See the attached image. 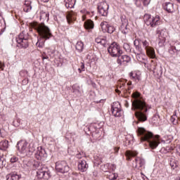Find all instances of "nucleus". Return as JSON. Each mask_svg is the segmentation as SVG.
I'll return each mask as SVG.
<instances>
[{"label": "nucleus", "mask_w": 180, "mask_h": 180, "mask_svg": "<svg viewBox=\"0 0 180 180\" xmlns=\"http://www.w3.org/2000/svg\"><path fill=\"white\" fill-rule=\"evenodd\" d=\"M132 110L135 111V116L139 122H146L147 120V104L146 101L139 92L132 94Z\"/></svg>", "instance_id": "1"}, {"label": "nucleus", "mask_w": 180, "mask_h": 180, "mask_svg": "<svg viewBox=\"0 0 180 180\" xmlns=\"http://www.w3.org/2000/svg\"><path fill=\"white\" fill-rule=\"evenodd\" d=\"M138 134L141 136V141H148L152 150L158 147V144H160V136L157 135L154 136L153 133L147 131L143 127L138 128Z\"/></svg>", "instance_id": "2"}, {"label": "nucleus", "mask_w": 180, "mask_h": 180, "mask_svg": "<svg viewBox=\"0 0 180 180\" xmlns=\"http://www.w3.org/2000/svg\"><path fill=\"white\" fill-rule=\"evenodd\" d=\"M16 148L22 155H30L34 151V143H30L27 148V141L21 140L18 142Z\"/></svg>", "instance_id": "3"}, {"label": "nucleus", "mask_w": 180, "mask_h": 180, "mask_svg": "<svg viewBox=\"0 0 180 180\" xmlns=\"http://www.w3.org/2000/svg\"><path fill=\"white\" fill-rule=\"evenodd\" d=\"M34 29L38 32L41 39H44V40H49V39L53 37V34L51 33V30L44 25V23H41L36 25Z\"/></svg>", "instance_id": "4"}, {"label": "nucleus", "mask_w": 180, "mask_h": 180, "mask_svg": "<svg viewBox=\"0 0 180 180\" xmlns=\"http://www.w3.org/2000/svg\"><path fill=\"white\" fill-rule=\"evenodd\" d=\"M143 20L147 26H150V27H155L160 26L162 22L160 16L156 15L155 17H151L150 14H146L143 16Z\"/></svg>", "instance_id": "5"}, {"label": "nucleus", "mask_w": 180, "mask_h": 180, "mask_svg": "<svg viewBox=\"0 0 180 180\" xmlns=\"http://www.w3.org/2000/svg\"><path fill=\"white\" fill-rule=\"evenodd\" d=\"M28 40H29V34H27V32L25 31H22L16 38L18 47H21V49H27V47H29Z\"/></svg>", "instance_id": "6"}, {"label": "nucleus", "mask_w": 180, "mask_h": 180, "mask_svg": "<svg viewBox=\"0 0 180 180\" xmlns=\"http://www.w3.org/2000/svg\"><path fill=\"white\" fill-rule=\"evenodd\" d=\"M108 51L112 57H119L123 54V51L120 49V46L116 42H113L108 48Z\"/></svg>", "instance_id": "7"}, {"label": "nucleus", "mask_w": 180, "mask_h": 180, "mask_svg": "<svg viewBox=\"0 0 180 180\" xmlns=\"http://www.w3.org/2000/svg\"><path fill=\"white\" fill-rule=\"evenodd\" d=\"M157 33L159 37L158 44L160 47H162L167 41V37H168V32L165 28H158L157 30Z\"/></svg>", "instance_id": "8"}, {"label": "nucleus", "mask_w": 180, "mask_h": 180, "mask_svg": "<svg viewBox=\"0 0 180 180\" xmlns=\"http://www.w3.org/2000/svg\"><path fill=\"white\" fill-rule=\"evenodd\" d=\"M56 169L58 172L65 174L70 171V166L65 161H58L56 163Z\"/></svg>", "instance_id": "9"}, {"label": "nucleus", "mask_w": 180, "mask_h": 180, "mask_svg": "<svg viewBox=\"0 0 180 180\" xmlns=\"http://www.w3.org/2000/svg\"><path fill=\"white\" fill-rule=\"evenodd\" d=\"M37 175L40 179H41V178L49 179L51 176V172L49 171V169L45 165L39 169V171L37 172Z\"/></svg>", "instance_id": "10"}, {"label": "nucleus", "mask_w": 180, "mask_h": 180, "mask_svg": "<svg viewBox=\"0 0 180 180\" xmlns=\"http://www.w3.org/2000/svg\"><path fill=\"white\" fill-rule=\"evenodd\" d=\"M109 10V5L106 1L99 2L98 4V13L101 16H108V11Z\"/></svg>", "instance_id": "11"}, {"label": "nucleus", "mask_w": 180, "mask_h": 180, "mask_svg": "<svg viewBox=\"0 0 180 180\" xmlns=\"http://www.w3.org/2000/svg\"><path fill=\"white\" fill-rule=\"evenodd\" d=\"M121 22L122 25L120 27V30L124 34H127L129 30L127 27V26H129V20L127 19V18H126V16H122L121 18Z\"/></svg>", "instance_id": "12"}, {"label": "nucleus", "mask_w": 180, "mask_h": 180, "mask_svg": "<svg viewBox=\"0 0 180 180\" xmlns=\"http://www.w3.org/2000/svg\"><path fill=\"white\" fill-rule=\"evenodd\" d=\"M148 70L153 71L154 74H162V67L155 63L154 60H151L150 66H147Z\"/></svg>", "instance_id": "13"}, {"label": "nucleus", "mask_w": 180, "mask_h": 180, "mask_svg": "<svg viewBox=\"0 0 180 180\" xmlns=\"http://www.w3.org/2000/svg\"><path fill=\"white\" fill-rule=\"evenodd\" d=\"M120 104L119 102L113 103L111 107V111L113 116L115 117H120L122 116V110L119 108Z\"/></svg>", "instance_id": "14"}, {"label": "nucleus", "mask_w": 180, "mask_h": 180, "mask_svg": "<svg viewBox=\"0 0 180 180\" xmlns=\"http://www.w3.org/2000/svg\"><path fill=\"white\" fill-rule=\"evenodd\" d=\"M117 59V64L119 65H126L128 63H130L131 58L127 55L119 56Z\"/></svg>", "instance_id": "15"}, {"label": "nucleus", "mask_w": 180, "mask_h": 180, "mask_svg": "<svg viewBox=\"0 0 180 180\" xmlns=\"http://www.w3.org/2000/svg\"><path fill=\"white\" fill-rule=\"evenodd\" d=\"M102 31L105 33V32H108L110 34H112L115 32V27L112 25L108 24V22L103 21L100 25Z\"/></svg>", "instance_id": "16"}, {"label": "nucleus", "mask_w": 180, "mask_h": 180, "mask_svg": "<svg viewBox=\"0 0 180 180\" xmlns=\"http://www.w3.org/2000/svg\"><path fill=\"white\" fill-rule=\"evenodd\" d=\"M144 165H146V160L143 158H136L135 165H134V168L140 169V168H143Z\"/></svg>", "instance_id": "17"}, {"label": "nucleus", "mask_w": 180, "mask_h": 180, "mask_svg": "<svg viewBox=\"0 0 180 180\" xmlns=\"http://www.w3.org/2000/svg\"><path fill=\"white\" fill-rule=\"evenodd\" d=\"M89 167V166L88 165V163H86V160H82L79 161L78 169L80 171V172H86Z\"/></svg>", "instance_id": "18"}, {"label": "nucleus", "mask_w": 180, "mask_h": 180, "mask_svg": "<svg viewBox=\"0 0 180 180\" xmlns=\"http://www.w3.org/2000/svg\"><path fill=\"white\" fill-rule=\"evenodd\" d=\"M77 18V13L75 12H69L66 16L67 22L68 25H71Z\"/></svg>", "instance_id": "19"}, {"label": "nucleus", "mask_w": 180, "mask_h": 180, "mask_svg": "<svg viewBox=\"0 0 180 180\" xmlns=\"http://www.w3.org/2000/svg\"><path fill=\"white\" fill-rule=\"evenodd\" d=\"M95 41L96 43H97V44H101L103 47H106V44H108V41L106 40V37L103 36H99L96 37L95 39Z\"/></svg>", "instance_id": "20"}, {"label": "nucleus", "mask_w": 180, "mask_h": 180, "mask_svg": "<svg viewBox=\"0 0 180 180\" xmlns=\"http://www.w3.org/2000/svg\"><path fill=\"white\" fill-rule=\"evenodd\" d=\"M129 77L134 81H140L141 79V73L139 71L131 72L129 73Z\"/></svg>", "instance_id": "21"}, {"label": "nucleus", "mask_w": 180, "mask_h": 180, "mask_svg": "<svg viewBox=\"0 0 180 180\" xmlns=\"http://www.w3.org/2000/svg\"><path fill=\"white\" fill-rule=\"evenodd\" d=\"M163 8L169 13H172L174 12V4L171 2H166L163 4Z\"/></svg>", "instance_id": "22"}, {"label": "nucleus", "mask_w": 180, "mask_h": 180, "mask_svg": "<svg viewBox=\"0 0 180 180\" xmlns=\"http://www.w3.org/2000/svg\"><path fill=\"white\" fill-rule=\"evenodd\" d=\"M49 16H50L49 11H40V20L49 22Z\"/></svg>", "instance_id": "23"}, {"label": "nucleus", "mask_w": 180, "mask_h": 180, "mask_svg": "<svg viewBox=\"0 0 180 180\" xmlns=\"http://www.w3.org/2000/svg\"><path fill=\"white\" fill-rule=\"evenodd\" d=\"M8 148H9V141L7 140L0 141V150L1 151H6Z\"/></svg>", "instance_id": "24"}, {"label": "nucleus", "mask_w": 180, "mask_h": 180, "mask_svg": "<svg viewBox=\"0 0 180 180\" xmlns=\"http://www.w3.org/2000/svg\"><path fill=\"white\" fill-rule=\"evenodd\" d=\"M151 0H134L135 5L138 7L141 6V5H144V6H147L150 4Z\"/></svg>", "instance_id": "25"}, {"label": "nucleus", "mask_w": 180, "mask_h": 180, "mask_svg": "<svg viewBox=\"0 0 180 180\" xmlns=\"http://www.w3.org/2000/svg\"><path fill=\"white\" fill-rule=\"evenodd\" d=\"M75 2L77 0H65V7L68 9H72L75 6Z\"/></svg>", "instance_id": "26"}, {"label": "nucleus", "mask_w": 180, "mask_h": 180, "mask_svg": "<svg viewBox=\"0 0 180 180\" xmlns=\"http://www.w3.org/2000/svg\"><path fill=\"white\" fill-rule=\"evenodd\" d=\"M137 154H139L137 151H132V150H127L125 153V155L128 161H130V160H131V157H136Z\"/></svg>", "instance_id": "27"}, {"label": "nucleus", "mask_w": 180, "mask_h": 180, "mask_svg": "<svg viewBox=\"0 0 180 180\" xmlns=\"http://www.w3.org/2000/svg\"><path fill=\"white\" fill-rule=\"evenodd\" d=\"M23 9L24 12H30L32 11V1L25 0Z\"/></svg>", "instance_id": "28"}, {"label": "nucleus", "mask_w": 180, "mask_h": 180, "mask_svg": "<svg viewBox=\"0 0 180 180\" xmlns=\"http://www.w3.org/2000/svg\"><path fill=\"white\" fill-rule=\"evenodd\" d=\"M146 54L150 57V58H155V51L153 47H150L148 49H146Z\"/></svg>", "instance_id": "29"}, {"label": "nucleus", "mask_w": 180, "mask_h": 180, "mask_svg": "<svg viewBox=\"0 0 180 180\" xmlns=\"http://www.w3.org/2000/svg\"><path fill=\"white\" fill-rule=\"evenodd\" d=\"M45 165H41L39 163V162H32L31 165V169H38V171H40L41 168H43Z\"/></svg>", "instance_id": "30"}, {"label": "nucleus", "mask_w": 180, "mask_h": 180, "mask_svg": "<svg viewBox=\"0 0 180 180\" xmlns=\"http://www.w3.org/2000/svg\"><path fill=\"white\" fill-rule=\"evenodd\" d=\"M84 26L85 29L89 30V29H94L95 25L94 24V21L91 20H87L84 22Z\"/></svg>", "instance_id": "31"}, {"label": "nucleus", "mask_w": 180, "mask_h": 180, "mask_svg": "<svg viewBox=\"0 0 180 180\" xmlns=\"http://www.w3.org/2000/svg\"><path fill=\"white\" fill-rule=\"evenodd\" d=\"M75 49L79 53H82V51H84V42L82 41H77L75 46Z\"/></svg>", "instance_id": "32"}, {"label": "nucleus", "mask_w": 180, "mask_h": 180, "mask_svg": "<svg viewBox=\"0 0 180 180\" xmlns=\"http://www.w3.org/2000/svg\"><path fill=\"white\" fill-rule=\"evenodd\" d=\"M123 49L127 51V53H130L131 51V49H130V44H129V42L127 41V39H123Z\"/></svg>", "instance_id": "33"}, {"label": "nucleus", "mask_w": 180, "mask_h": 180, "mask_svg": "<svg viewBox=\"0 0 180 180\" xmlns=\"http://www.w3.org/2000/svg\"><path fill=\"white\" fill-rule=\"evenodd\" d=\"M20 178L16 174H9L6 176V180H19Z\"/></svg>", "instance_id": "34"}, {"label": "nucleus", "mask_w": 180, "mask_h": 180, "mask_svg": "<svg viewBox=\"0 0 180 180\" xmlns=\"http://www.w3.org/2000/svg\"><path fill=\"white\" fill-rule=\"evenodd\" d=\"M119 88L120 91H122V92H124V94H130V91L127 89V85H126V83H122V84H120Z\"/></svg>", "instance_id": "35"}, {"label": "nucleus", "mask_w": 180, "mask_h": 180, "mask_svg": "<svg viewBox=\"0 0 180 180\" xmlns=\"http://www.w3.org/2000/svg\"><path fill=\"white\" fill-rule=\"evenodd\" d=\"M136 56L138 61H140V63H143V61H146V58H147L146 55L143 54V52L141 53L136 54Z\"/></svg>", "instance_id": "36"}, {"label": "nucleus", "mask_w": 180, "mask_h": 180, "mask_svg": "<svg viewBox=\"0 0 180 180\" xmlns=\"http://www.w3.org/2000/svg\"><path fill=\"white\" fill-rule=\"evenodd\" d=\"M22 168L25 171H32V162H27V164H23Z\"/></svg>", "instance_id": "37"}, {"label": "nucleus", "mask_w": 180, "mask_h": 180, "mask_svg": "<svg viewBox=\"0 0 180 180\" xmlns=\"http://www.w3.org/2000/svg\"><path fill=\"white\" fill-rule=\"evenodd\" d=\"M142 46L144 49V50H147L148 49H150L151 46H150V42L147 40H142Z\"/></svg>", "instance_id": "38"}, {"label": "nucleus", "mask_w": 180, "mask_h": 180, "mask_svg": "<svg viewBox=\"0 0 180 180\" xmlns=\"http://www.w3.org/2000/svg\"><path fill=\"white\" fill-rule=\"evenodd\" d=\"M134 53L135 55L141 54V53H143V49L141 48V46H140V45L136 46L135 49L134 50Z\"/></svg>", "instance_id": "39"}, {"label": "nucleus", "mask_w": 180, "mask_h": 180, "mask_svg": "<svg viewBox=\"0 0 180 180\" xmlns=\"http://www.w3.org/2000/svg\"><path fill=\"white\" fill-rule=\"evenodd\" d=\"M6 165V160L4 156H0V168H4Z\"/></svg>", "instance_id": "40"}, {"label": "nucleus", "mask_w": 180, "mask_h": 180, "mask_svg": "<svg viewBox=\"0 0 180 180\" xmlns=\"http://www.w3.org/2000/svg\"><path fill=\"white\" fill-rule=\"evenodd\" d=\"M178 119V117L176 116V112H174V114L171 117V122L173 123V124H176L177 123L176 120Z\"/></svg>", "instance_id": "41"}, {"label": "nucleus", "mask_w": 180, "mask_h": 180, "mask_svg": "<svg viewBox=\"0 0 180 180\" xmlns=\"http://www.w3.org/2000/svg\"><path fill=\"white\" fill-rule=\"evenodd\" d=\"M36 46L39 47V49H43L44 46V41H41V39H38V41L36 43Z\"/></svg>", "instance_id": "42"}, {"label": "nucleus", "mask_w": 180, "mask_h": 180, "mask_svg": "<svg viewBox=\"0 0 180 180\" xmlns=\"http://www.w3.org/2000/svg\"><path fill=\"white\" fill-rule=\"evenodd\" d=\"M178 51H176V49H175V46H171L170 49H169V54H171L172 56H174L175 54V53H176Z\"/></svg>", "instance_id": "43"}, {"label": "nucleus", "mask_w": 180, "mask_h": 180, "mask_svg": "<svg viewBox=\"0 0 180 180\" xmlns=\"http://www.w3.org/2000/svg\"><path fill=\"white\" fill-rule=\"evenodd\" d=\"M37 154L40 157V158H43V157H47V155L46 154V152L44 151V150L38 151Z\"/></svg>", "instance_id": "44"}, {"label": "nucleus", "mask_w": 180, "mask_h": 180, "mask_svg": "<svg viewBox=\"0 0 180 180\" xmlns=\"http://www.w3.org/2000/svg\"><path fill=\"white\" fill-rule=\"evenodd\" d=\"M20 77H22V78H27V71L26 70H21L20 72Z\"/></svg>", "instance_id": "45"}, {"label": "nucleus", "mask_w": 180, "mask_h": 180, "mask_svg": "<svg viewBox=\"0 0 180 180\" xmlns=\"http://www.w3.org/2000/svg\"><path fill=\"white\" fill-rule=\"evenodd\" d=\"M177 51H180V42L176 41L174 42V46Z\"/></svg>", "instance_id": "46"}, {"label": "nucleus", "mask_w": 180, "mask_h": 180, "mask_svg": "<svg viewBox=\"0 0 180 180\" xmlns=\"http://www.w3.org/2000/svg\"><path fill=\"white\" fill-rule=\"evenodd\" d=\"M107 176H108V179H110V180L116 179V174H115L113 173H110V174H107Z\"/></svg>", "instance_id": "47"}, {"label": "nucleus", "mask_w": 180, "mask_h": 180, "mask_svg": "<svg viewBox=\"0 0 180 180\" xmlns=\"http://www.w3.org/2000/svg\"><path fill=\"white\" fill-rule=\"evenodd\" d=\"M85 157V153L84 152H79L76 155V158H77L79 160H81V158H84Z\"/></svg>", "instance_id": "48"}, {"label": "nucleus", "mask_w": 180, "mask_h": 180, "mask_svg": "<svg viewBox=\"0 0 180 180\" xmlns=\"http://www.w3.org/2000/svg\"><path fill=\"white\" fill-rule=\"evenodd\" d=\"M18 157H16V156H13V157H11V162L12 163V164H13V163H15V162H18Z\"/></svg>", "instance_id": "49"}, {"label": "nucleus", "mask_w": 180, "mask_h": 180, "mask_svg": "<svg viewBox=\"0 0 180 180\" xmlns=\"http://www.w3.org/2000/svg\"><path fill=\"white\" fill-rule=\"evenodd\" d=\"M81 66L80 68L78 69L79 72H82V71H85V65L84 64V63H81Z\"/></svg>", "instance_id": "50"}, {"label": "nucleus", "mask_w": 180, "mask_h": 180, "mask_svg": "<svg viewBox=\"0 0 180 180\" xmlns=\"http://www.w3.org/2000/svg\"><path fill=\"white\" fill-rule=\"evenodd\" d=\"M119 150H120V147H114V154H115V155H117Z\"/></svg>", "instance_id": "51"}, {"label": "nucleus", "mask_w": 180, "mask_h": 180, "mask_svg": "<svg viewBox=\"0 0 180 180\" xmlns=\"http://www.w3.org/2000/svg\"><path fill=\"white\" fill-rule=\"evenodd\" d=\"M42 60H49V56L46 55V52H44L42 54Z\"/></svg>", "instance_id": "52"}, {"label": "nucleus", "mask_w": 180, "mask_h": 180, "mask_svg": "<svg viewBox=\"0 0 180 180\" xmlns=\"http://www.w3.org/2000/svg\"><path fill=\"white\" fill-rule=\"evenodd\" d=\"M126 85H127V89L129 91L130 89H131V86H130L131 85V82H129Z\"/></svg>", "instance_id": "53"}, {"label": "nucleus", "mask_w": 180, "mask_h": 180, "mask_svg": "<svg viewBox=\"0 0 180 180\" xmlns=\"http://www.w3.org/2000/svg\"><path fill=\"white\" fill-rule=\"evenodd\" d=\"M137 43H139V40L135 39L134 41V46H135V47H136V46H139V45L137 44Z\"/></svg>", "instance_id": "54"}, {"label": "nucleus", "mask_w": 180, "mask_h": 180, "mask_svg": "<svg viewBox=\"0 0 180 180\" xmlns=\"http://www.w3.org/2000/svg\"><path fill=\"white\" fill-rule=\"evenodd\" d=\"M0 70H4V63L0 61Z\"/></svg>", "instance_id": "55"}, {"label": "nucleus", "mask_w": 180, "mask_h": 180, "mask_svg": "<svg viewBox=\"0 0 180 180\" xmlns=\"http://www.w3.org/2000/svg\"><path fill=\"white\" fill-rule=\"evenodd\" d=\"M86 18V17L85 15H82V20H85Z\"/></svg>", "instance_id": "56"}, {"label": "nucleus", "mask_w": 180, "mask_h": 180, "mask_svg": "<svg viewBox=\"0 0 180 180\" xmlns=\"http://www.w3.org/2000/svg\"><path fill=\"white\" fill-rule=\"evenodd\" d=\"M41 2H49V0H41Z\"/></svg>", "instance_id": "57"}, {"label": "nucleus", "mask_w": 180, "mask_h": 180, "mask_svg": "<svg viewBox=\"0 0 180 180\" xmlns=\"http://www.w3.org/2000/svg\"><path fill=\"white\" fill-rule=\"evenodd\" d=\"M175 180H180V177L179 176L176 177Z\"/></svg>", "instance_id": "58"}, {"label": "nucleus", "mask_w": 180, "mask_h": 180, "mask_svg": "<svg viewBox=\"0 0 180 180\" xmlns=\"http://www.w3.org/2000/svg\"><path fill=\"white\" fill-rule=\"evenodd\" d=\"M103 167H106V168H108V167H109V164L105 165Z\"/></svg>", "instance_id": "59"}, {"label": "nucleus", "mask_w": 180, "mask_h": 180, "mask_svg": "<svg viewBox=\"0 0 180 180\" xmlns=\"http://www.w3.org/2000/svg\"><path fill=\"white\" fill-rule=\"evenodd\" d=\"M50 51V49H48V53H49V56H51L50 51Z\"/></svg>", "instance_id": "60"}, {"label": "nucleus", "mask_w": 180, "mask_h": 180, "mask_svg": "<svg viewBox=\"0 0 180 180\" xmlns=\"http://www.w3.org/2000/svg\"><path fill=\"white\" fill-rule=\"evenodd\" d=\"M116 92L119 93V92H120V90L117 89V90H116Z\"/></svg>", "instance_id": "61"}, {"label": "nucleus", "mask_w": 180, "mask_h": 180, "mask_svg": "<svg viewBox=\"0 0 180 180\" xmlns=\"http://www.w3.org/2000/svg\"><path fill=\"white\" fill-rule=\"evenodd\" d=\"M103 171H104V172H106L107 174H109V172L108 171H106V170H103Z\"/></svg>", "instance_id": "62"}, {"label": "nucleus", "mask_w": 180, "mask_h": 180, "mask_svg": "<svg viewBox=\"0 0 180 180\" xmlns=\"http://www.w3.org/2000/svg\"><path fill=\"white\" fill-rule=\"evenodd\" d=\"M54 51H51V54H53Z\"/></svg>", "instance_id": "63"}, {"label": "nucleus", "mask_w": 180, "mask_h": 180, "mask_svg": "<svg viewBox=\"0 0 180 180\" xmlns=\"http://www.w3.org/2000/svg\"><path fill=\"white\" fill-rule=\"evenodd\" d=\"M179 4H180V0H176Z\"/></svg>", "instance_id": "64"}]
</instances>
